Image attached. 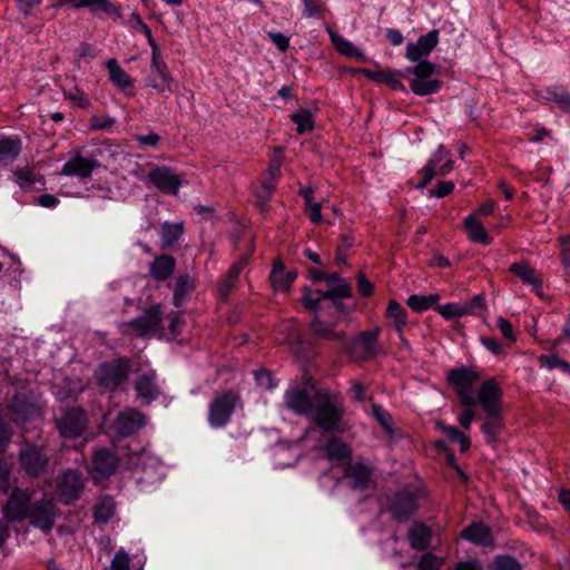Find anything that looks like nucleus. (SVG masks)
Instances as JSON below:
<instances>
[{
    "label": "nucleus",
    "mask_w": 570,
    "mask_h": 570,
    "mask_svg": "<svg viewBox=\"0 0 570 570\" xmlns=\"http://www.w3.org/2000/svg\"><path fill=\"white\" fill-rule=\"evenodd\" d=\"M328 285H334L326 291L303 288L302 303L315 315L311 322L312 333L322 340H343L344 332H337V318L347 315L350 309L343 299L352 296V287L338 273L325 274Z\"/></svg>",
    "instance_id": "f257e3e1"
},
{
    "label": "nucleus",
    "mask_w": 570,
    "mask_h": 570,
    "mask_svg": "<svg viewBox=\"0 0 570 570\" xmlns=\"http://www.w3.org/2000/svg\"><path fill=\"white\" fill-rule=\"evenodd\" d=\"M480 379V375L472 367L461 366L448 372V383L453 386L460 404L464 407L458 420L460 425L469 430L474 420V410L476 399L471 392L472 385Z\"/></svg>",
    "instance_id": "f03ea898"
},
{
    "label": "nucleus",
    "mask_w": 570,
    "mask_h": 570,
    "mask_svg": "<svg viewBox=\"0 0 570 570\" xmlns=\"http://www.w3.org/2000/svg\"><path fill=\"white\" fill-rule=\"evenodd\" d=\"M132 368L129 357L120 356L100 363L94 372V379L100 393H114L124 390Z\"/></svg>",
    "instance_id": "7ed1b4c3"
},
{
    "label": "nucleus",
    "mask_w": 570,
    "mask_h": 570,
    "mask_svg": "<svg viewBox=\"0 0 570 570\" xmlns=\"http://www.w3.org/2000/svg\"><path fill=\"white\" fill-rule=\"evenodd\" d=\"M315 405L308 417L326 432H334L338 429L344 415V410L334 402V396L325 391L318 394Z\"/></svg>",
    "instance_id": "20e7f679"
},
{
    "label": "nucleus",
    "mask_w": 570,
    "mask_h": 570,
    "mask_svg": "<svg viewBox=\"0 0 570 570\" xmlns=\"http://www.w3.org/2000/svg\"><path fill=\"white\" fill-rule=\"evenodd\" d=\"M436 69V65L423 59L417 60L415 66L406 68L405 77L413 76L410 81L411 91L421 97L436 94L442 85L441 80L431 78Z\"/></svg>",
    "instance_id": "39448f33"
},
{
    "label": "nucleus",
    "mask_w": 570,
    "mask_h": 570,
    "mask_svg": "<svg viewBox=\"0 0 570 570\" xmlns=\"http://www.w3.org/2000/svg\"><path fill=\"white\" fill-rule=\"evenodd\" d=\"M239 402L240 396L236 391L229 390L217 393L208 407L210 426L216 429L226 426Z\"/></svg>",
    "instance_id": "423d86ee"
},
{
    "label": "nucleus",
    "mask_w": 570,
    "mask_h": 570,
    "mask_svg": "<svg viewBox=\"0 0 570 570\" xmlns=\"http://www.w3.org/2000/svg\"><path fill=\"white\" fill-rule=\"evenodd\" d=\"M55 423L61 438L75 440L86 431L88 416L80 406L66 407L55 416Z\"/></svg>",
    "instance_id": "0eeeda50"
},
{
    "label": "nucleus",
    "mask_w": 570,
    "mask_h": 570,
    "mask_svg": "<svg viewBox=\"0 0 570 570\" xmlns=\"http://www.w3.org/2000/svg\"><path fill=\"white\" fill-rule=\"evenodd\" d=\"M59 512L53 499L42 497L40 500L32 502L26 519H28L31 527L48 534L52 531Z\"/></svg>",
    "instance_id": "6e6552de"
},
{
    "label": "nucleus",
    "mask_w": 570,
    "mask_h": 570,
    "mask_svg": "<svg viewBox=\"0 0 570 570\" xmlns=\"http://www.w3.org/2000/svg\"><path fill=\"white\" fill-rule=\"evenodd\" d=\"M380 333L381 328L375 327L370 331H363L356 337L348 341L346 340V336L343 340L335 341L342 342L343 348L351 355L362 360H368L375 357L380 351L377 343Z\"/></svg>",
    "instance_id": "1a4fd4ad"
},
{
    "label": "nucleus",
    "mask_w": 570,
    "mask_h": 570,
    "mask_svg": "<svg viewBox=\"0 0 570 570\" xmlns=\"http://www.w3.org/2000/svg\"><path fill=\"white\" fill-rule=\"evenodd\" d=\"M85 488V479L78 470L68 469L56 479V492L60 502L66 505L76 502Z\"/></svg>",
    "instance_id": "9d476101"
},
{
    "label": "nucleus",
    "mask_w": 570,
    "mask_h": 570,
    "mask_svg": "<svg viewBox=\"0 0 570 570\" xmlns=\"http://www.w3.org/2000/svg\"><path fill=\"white\" fill-rule=\"evenodd\" d=\"M323 390L315 387H292L285 393V405L296 414L309 416L315 405V400Z\"/></svg>",
    "instance_id": "9b49d317"
},
{
    "label": "nucleus",
    "mask_w": 570,
    "mask_h": 570,
    "mask_svg": "<svg viewBox=\"0 0 570 570\" xmlns=\"http://www.w3.org/2000/svg\"><path fill=\"white\" fill-rule=\"evenodd\" d=\"M417 510V495L410 490L393 493L387 501V511L396 522H404Z\"/></svg>",
    "instance_id": "f8f14e48"
},
{
    "label": "nucleus",
    "mask_w": 570,
    "mask_h": 570,
    "mask_svg": "<svg viewBox=\"0 0 570 570\" xmlns=\"http://www.w3.org/2000/svg\"><path fill=\"white\" fill-rule=\"evenodd\" d=\"M33 492L20 488L12 489L6 504L3 515L8 521L22 522L32 504Z\"/></svg>",
    "instance_id": "ddd939ff"
},
{
    "label": "nucleus",
    "mask_w": 570,
    "mask_h": 570,
    "mask_svg": "<svg viewBox=\"0 0 570 570\" xmlns=\"http://www.w3.org/2000/svg\"><path fill=\"white\" fill-rule=\"evenodd\" d=\"M502 395L498 382L493 379L487 380L478 392L476 404L479 403L482 406L487 415L502 414Z\"/></svg>",
    "instance_id": "4468645a"
},
{
    "label": "nucleus",
    "mask_w": 570,
    "mask_h": 570,
    "mask_svg": "<svg viewBox=\"0 0 570 570\" xmlns=\"http://www.w3.org/2000/svg\"><path fill=\"white\" fill-rule=\"evenodd\" d=\"M19 463L21 469L32 478H38L45 473L49 459L48 456L36 445L28 444L19 452Z\"/></svg>",
    "instance_id": "2eb2a0df"
},
{
    "label": "nucleus",
    "mask_w": 570,
    "mask_h": 570,
    "mask_svg": "<svg viewBox=\"0 0 570 570\" xmlns=\"http://www.w3.org/2000/svg\"><path fill=\"white\" fill-rule=\"evenodd\" d=\"M163 311L160 305H153L142 315L125 323L137 336H146L156 333L161 325Z\"/></svg>",
    "instance_id": "dca6fc26"
},
{
    "label": "nucleus",
    "mask_w": 570,
    "mask_h": 570,
    "mask_svg": "<svg viewBox=\"0 0 570 570\" xmlns=\"http://www.w3.org/2000/svg\"><path fill=\"white\" fill-rule=\"evenodd\" d=\"M134 390L144 405H149L156 401L161 394L156 371L148 370L139 374L134 380Z\"/></svg>",
    "instance_id": "f3484780"
},
{
    "label": "nucleus",
    "mask_w": 570,
    "mask_h": 570,
    "mask_svg": "<svg viewBox=\"0 0 570 570\" xmlns=\"http://www.w3.org/2000/svg\"><path fill=\"white\" fill-rule=\"evenodd\" d=\"M146 415L136 407H127L119 412L115 420L116 432L121 436H130L146 425Z\"/></svg>",
    "instance_id": "a211bd4d"
},
{
    "label": "nucleus",
    "mask_w": 570,
    "mask_h": 570,
    "mask_svg": "<svg viewBox=\"0 0 570 570\" xmlns=\"http://www.w3.org/2000/svg\"><path fill=\"white\" fill-rule=\"evenodd\" d=\"M119 465V458L108 449H98L92 454L90 473L94 479L112 475Z\"/></svg>",
    "instance_id": "6ab92c4d"
},
{
    "label": "nucleus",
    "mask_w": 570,
    "mask_h": 570,
    "mask_svg": "<svg viewBox=\"0 0 570 570\" xmlns=\"http://www.w3.org/2000/svg\"><path fill=\"white\" fill-rule=\"evenodd\" d=\"M148 178L164 194L176 195L181 185L179 176L165 166L150 170Z\"/></svg>",
    "instance_id": "aec40b11"
},
{
    "label": "nucleus",
    "mask_w": 570,
    "mask_h": 570,
    "mask_svg": "<svg viewBox=\"0 0 570 570\" xmlns=\"http://www.w3.org/2000/svg\"><path fill=\"white\" fill-rule=\"evenodd\" d=\"M100 167V163L96 158H85L77 154L71 157L61 168V175L76 176L80 179L90 178L92 171Z\"/></svg>",
    "instance_id": "412c9836"
},
{
    "label": "nucleus",
    "mask_w": 570,
    "mask_h": 570,
    "mask_svg": "<svg viewBox=\"0 0 570 570\" xmlns=\"http://www.w3.org/2000/svg\"><path fill=\"white\" fill-rule=\"evenodd\" d=\"M248 264L247 256H242L235 262L227 273L217 283V294L220 301L226 302L230 293L236 288L242 271Z\"/></svg>",
    "instance_id": "4be33fe9"
},
{
    "label": "nucleus",
    "mask_w": 570,
    "mask_h": 570,
    "mask_svg": "<svg viewBox=\"0 0 570 570\" xmlns=\"http://www.w3.org/2000/svg\"><path fill=\"white\" fill-rule=\"evenodd\" d=\"M439 42V30L433 29L430 32L419 37L416 42H411L406 46L405 57L410 61H417L430 55Z\"/></svg>",
    "instance_id": "5701e85b"
},
{
    "label": "nucleus",
    "mask_w": 570,
    "mask_h": 570,
    "mask_svg": "<svg viewBox=\"0 0 570 570\" xmlns=\"http://www.w3.org/2000/svg\"><path fill=\"white\" fill-rule=\"evenodd\" d=\"M344 476L351 480L353 490H366L370 488L373 478V468L363 462L348 463Z\"/></svg>",
    "instance_id": "b1692460"
},
{
    "label": "nucleus",
    "mask_w": 570,
    "mask_h": 570,
    "mask_svg": "<svg viewBox=\"0 0 570 570\" xmlns=\"http://www.w3.org/2000/svg\"><path fill=\"white\" fill-rule=\"evenodd\" d=\"M296 277L297 273L295 269L286 271L284 263L279 258L273 261L269 282L274 291L287 293Z\"/></svg>",
    "instance_id": "393cba45"
},
{
    "label": "nucleus",
    "mask_w": 570,
    "mask_h": 570,
    "mask_svg": "<svg viewBox=\"0 0 570 570\" xmlns=\"http://www.w3.org/2000/svg\"><path fill=\"white\" fill-rule=\"evenodd\" d=\"M360 72L367 79L384 83L393 90L405 91V86L401 82V78H405L404 72L390 69L372 70L367 68L360 69Z\"/></svg>",
    "instance_id": "a878e982"
},
{
    "label": "nucleus",
    "mask_w": 570,
    "mask_h": 570,
    "mask_svg": "<svg viewBox=\"0 0 570 570\" xmlns=\"http://www.w3.org/2000/svg\"><path fill=\"white\" fill-rule=\"evenodd\" d=\"M151 69L150 86L160 92H171L170 82L173 78L167 65L161 59V55H151Z\"/></svg>",
    "instance_id": "bb28decb"
},
{
    "label": "nucleus",
    "mask_w": 570,
    "mask_h": 570,
    "mask_svg": "<svg viewBox=\"0 0 570 570\" xmlns=\"http://www.w3.org/2000/svg\"><path fill=\"white\" fill-rule=\"evenodd\" d=\"M461 538L482 547L493 546L491 529L482 521L472 522L461 532Z\"/></svg>",
    "instance_id": "cd10ccee"
},
{
    "label": "nucleus",
    "mask_w": 570,
    "mask_h": 570,
    "mask_svg": "<svg viewBox=\"0 0 570 570\" xmlns=\"http://www.w3.org/2000/svg\"><path fill=\"white\" fill-rule=\"evenodd\" d=\"M509 272L519 277L524 284L532 285L537 294L540 293L542 287V279L540 273L528 261L512 263Z\"/></svg>",
    "instance_id": "c85d7f7f"
},
{
    "label": "nucleus",
    "mask_w": 570,
    "mask_h": 570,
    "mask_svg": "<svg viewBox=\"0 0 570 570\" xmlns=\"http://www.w3.org/2000/svg\"><path fill=\"white\" fill-rule=\"evenodd\" d=\"M176 268V259L171 255L161 254L150 263V276L158 282L167 281Z\"/></svg>",
    "instance_id": "c756f323"
},
{
    "label": "nucleus",
    "mask_w": 570,
    "mask_h": 570,
    "mask_svg": "<svg viewBox=\"0 0 570 570\" xmlns=\"http://www.w3.org/2000/svg\"><path fill=\"white\" fill-rule=\"evenodd\" d=\"M450 158V151L446 150L443 146H440L439 149L434 153L432 158L428 161V164L420 170V175L422 176L421 181L417 183L416 188H424L428 184L438 176L436 166L440 163H444Z\"/></svg>",
    "instance_id": "7c9ffc66"
},
{
    "label": "nucleus",
    "mask_w": 570,
    "mask_h": 570,
    "mask_svg": "<svg viewBox=\"0 0 570 570\" xmlns=\"http://www.w3.org/2000/svg\"><path fill=\"white\" fill-rule=\"evenodd\" d=\"M432 538L431 529L421 522H414L407 532L411 549L423 551L430 547Z\"/></svg>",
    "instance_id": "2f4dec72"
},
{
    "label": "nucleus",
    "mask_w": 570,
    "mask_h": 570,
    "mask_svg": "<svg viewBox=\"0 0 570 570\" xmlns=\"http://www.w3.org/2000/svg\"><path fill=\"white\" fill-rule=\"evenodd\" d=\"M184 223L165 222L159 227L160 248L166 249L173 247L184 234Z\"/></svg>",
    "instance_id": "473e14b6"
},
{
    "label": "nucleus",
    "mask_w": 570,
    "mask_h": 570,
    "mask_svg": "<svg viewBox=\"0 0 570 570\" xmlns=\"http://www.w3.org/2000/svg\"><path fill=\"white\" fill-rule=\"evenodd\" d=\"M324 451L326 458L333 462L347 461L350 463L352 460V451L350 446L337 438L328 440L324 445Z\"/></svg>",
    "instance_id": "72a5a7b5"
},
{
    "label": "nucleus",
    "mask_w": 570,
    "mask_h": 570,
    "mask_svg": "<svg viewBox=\"0 0 570 570\" xmlns=\"http://www.w3.org/2000/svg\"><path fill=\"white\" fill-rule=\"evenodd\" d=\"M464 227L473 243L489 245L492 242V238L475 215H469L464 219Z\"/></svg>",
    "instance_id": "f704fd0d"
},
{
    "label": "nucleus",
    "mask_w": 570,
    "mask_h": 570,
    "mask_svg": "<svg viewBox=\"0 0 570 570\" xmlns=\"http://www.w3.org/2000/svg\"><path fill=\"white\" fill-rule=\"evenodd\" d=\"M115 500L110 495L100 497L94 509V518L98 523L106 524L115 514Z\"/></svg>",
    "instance_id": "c9c22d12"
},
{
    "label": "nucleus",
    "mask_w": 570,
    "mask_h": 570,
    "mask_svg": "<svg viewBox=\"0 0 570 570\" xmlns=\"http://www.w3.org/2000/svg\"><path fill=\"white\" fill-rule=\"evenodd\" d=\"M106 67L109 72V79L114 82L118 88L125 89L128 87H132V79L130 76L118 65L115 58H111L107 61Z\"/></svg>",
    "instance_id": "e433bc0d"
},
{
    "label": "nucleus",
    "mask_w": 570,
    "mask_h": 570,
    "mask_svg": "<svg viewBox=\"0 0 570 570\" xmlns=\"http://www.w3.org/2000/svg\"><path fill=\"white\" fill-rule=\"evenodd\" d=\"M195 288L194 282L189 276L183 275L179 276L175 282L174 287V304L176 307H180L187 297L193 293Z\"/></svg>",
    "instance_id": "4c0bfd02"
},
{
    "label": "nucleus",
    "mask_w": 570,
    "mask_h": 570,
    "mask_svg": "<svg viewBox=\"0 0 570 570\" xmlns=\"http://www.w3.org/2000/svg\"><path fill=\"white\" fill-rule=\"evenodd\" d=\"M386 317L393 322L394 328L397 334H401L403 327L407 323V313L405 308L396 301L391 299L387 304Z\"/></svg>",
    "instance_id": "58836bf2"
},
{
    "label": "nucleus",
    "mask_w": 570,
    "mask_h": 570,
    "mask_svg": "<svg viewBox=\"0 0 570 570\" xmlns=\"http://www.w3.org/2000/svg\"><path fill=\"white\" fill-rule=\"evenodd\" d=\"M331 40L333 42V46L340 53L350 58H355L358 61H365V55L352 42L344 39L342 36L331 33Z\"/></svg>",
    "instance_id": "ea45409f"
},
{
    "label": "nucleus",
    "mask_w": 570,
    "mask_h": 570,
    "mask_svg": "<svg viewBox=\"0 0 570 570\" xmlns=\"http://www.w3.org/2000/svg\"><path fill=\"white\" fill-rule=\"evenodd\" d=\"M21 151V141L18 138L0 137V161L11 163Z\"/></svg>",
    "instance_id": "a19ab883"
},
{
    "label": "nucleus",
    "mask_w": 570,
    "mask_h": 570,
    "mask_svg": "<svg viewBox=\"0 0 570 570\" xmlns=\"http://www.w3.org/2000/svg\"><path fill=\"white\" fill-rule=\"evenodd\" d=\"M62 3H71L73 8L97 7L108 16H120L119 10L109 0H61Z\"/></svg>",
    "instance_id": "79ce46f5"
},
{
    "label": "nucleus",
    "mask_w": 570,
    "mask_h": 570,
    "mask_svg": "<svg viewBox=\"0 0 570 570\" xmlns=\"http://www.w3.org/2000/svg\"><path fill=\"white\" fill-rule=\"evenodd\" d=\"M276 185L277 180L267 176H263L259 186L255 188L254 195L262 208H264L272 198L276 189Z\"/></svg>",
    "instance_id": "37998d69"
},
{
    "label": "nucleus",
    "mask_w": 570,
    "mask_h": 570,
    "mask_svg": "<svg viewBox=\"0 0 570 570\" xmlns=\"http://www.w3.org/2000/svg\"><path fill=\"white\" fill-rule=\"evenodd\" d=\"M440 301L439 294H430V295H411L406 304L414 312L422 313L428 311L430 307L434 306Z\"/></svg>",
    "instance_id": "c03bdc74"
},
{
    "label": "nucleus",
    "mask_w": 570,
    "mask_h": 570,
    "mask_svg": "<svg viewBox=\"0 0 570 570\" xmlns=\"http://www.w3.org/2000/svg\"><path fill=\"white\" fill-rule=\"evenodd\" d=\"M502 414L487 415L485 422L482 424V432L487 435L488 443H494L499 433L502 430Z\"/></svg>",
    "instance_id": "a18cd8bd"
},
{
    "label": "nucleus",
    "mask_w": 570,
    "mask_h": 570,
    "mask_svg": "<svg viewBox=\"0 0 570 570\" xmlns=\"http://www.w3.org/2000/svg\"><path fill=\"white\" fill-rule=\"evenodd\" d=\"M372 415L377 421V423L382 426V429L389 434H394V421L392 415L380 404H372L371 406Z\"/></svg>",
    "instance_id": "49530a36"
},
{
    "label": "nucleus",
    "mask_w": 570,
    "mask_h": 570,
    "mask_svg": "<svg viewBox=\"0 0 570 570\" xmlns=\"http://www.w3.org/2000/svg\"><path fill=\"white\" fill-rule=\"evenodd\" d=\"M291 120L296 125V131L299 135L312 131L314 128L312 114L307 109H299L297 112L292 114Z\"/></svg>",
    "instance_id": "de8ad7c7"
},
{
    "label": "nucleus",
    "mask_w": 570,
    "mask_h": 570,
    "mask_svg": "<svg viewBox=\"0 0 570 570\" xmlns=\"http://www.w3.org/2000/svg\"><path fill=\"white\" fill-rule=\"evenodd\" d=\"M490 570H522V564L510 554L495 556L489 566Z\"/></svg>",
    "instance_id": "09e8293b"
},
{
    "label": "nucleus",
    "mask_w": 570,
    "mask_h": 570,
    "mask_svg": "<svg viewBox=\"0 0 570 570\" xmlns=\"http://www.w3.org/2000/svg\"><path fill=\"white\" fill-rule=\"evenodd\" d=\"M13 176L16 178L17 184L22 189H29L37 180L33 167L30 166L16 168V170L13 171Z\"/></svg>",
    "instance_id": "8fccbe9b"
},
{
    "label": "nucleus",
    "mask_w": 570,
    "mask_h": 570,
    "mask_svg": "<svg viewBox=\"0 0 570 570\" xmlns=\"http://www.w3.org/2000/svg\"><path fill=\"white\" fill-rule=\"evenodd\" d=\"M283 148L277 147L274 149V155L269 161L268 168L266 169L264 176H267L269 178H274L278 181V178L281 177V168L283 165Z\"/></svg>",
    "instance_id": "3c124183"
},
{
    "label": "nucleus",
    "mask_w": 570,
    "mask_h": 570,
    "mask_svg": "<svg viewBox=\"0 0 570 570\" xmlns=\"http://www.w3.org/2000/svg\"><path fill=\"white\" fill-rule=\"evenodd\" d=\"M539 362L541 365H546L549 370L560 367L562 371L570 373V363L560 358L557 354L541 355L539 357Z\"/></svg>",
    "instance_id": "603ef678"
},
{
    "label": "nucleus",
    "mask_w": 570,
    "mask_h": 570,
    "mask_svg": "<svg viewBox=\"0 0 570 570\" xmlns=\"http://www.w3.org/2000/svg\"><path fill=\"white\" fill-rule=\"evenodd\" d=\"M443 561L433 553H425L417 562V570H440Z\"/></svg>",
    "instance_id": "864d4df0"
},
{
    "label": "nucleus",
    "mask_w": 570,
    "mask_h": 570,
    "mask_svg": "<svg viewBox=\"0 0 570 570\" xmlns=\"http://www.w3.org/2000/svg\"><path fill=\"white\" fill-rule=\"evenodd\" d=\"M65 97L66 99L72 101L79 108H88L90 106V100L87 97V95L78 88H75L73 90L68 92L65 91Z\"/></svg>",
    "instance_id": "5fc2aeb1"
},
{
    "label": "nucleus",
    "mask_w": 570,
    "mask_h": 570,
    "mask_svg": "<svg viewBox=\"0 0 570 570\" xmlns=\"http://www.w3.org/2000/svg\"><path fill=\"white\" fill-rule=\"evenodd\" d=\"M89 122L91 130H105L114 127L116 119L109 116H92Z\"/></svg>",
    "instance_id": "6e6d98bb"
},
{
    "label": "nucleus",
    "mask_w": 570,
    "mask_h": 570,
    "mask_svg": "<svg viewBox=\"0 0 570 570\" xmlns=\"http://www.w3.org/2000/svg\"><path fill=\"white\" fill-rule=\"evenodd\" d=\"M184 325H185V322L178 314L171 315V318H170V322L168 325L167 336L171 340H176L181 334V330H183Z\"/></svg>",
    "instance_id": "4d7b16f0"
},
{
    "label": "nucleus",
    "mask_w": 570,
    "mask_h": 570,
    "mask_svg": "<svg viewBox=\"0 0 570 570\" xmlns=\"http://www.w3.org/2000/svg\"><path fill=\"white\" fill-rule=\"evenodd\" d=\"M551 100H553L563 111L570 112V94L566 91L553 90L550 92Z\"/></svg>",
    "instance_id": "13d9d810"
},
{
    "label": "nucleus",
    "mask_w": 570,
    "mask_h": 570,
    "mask_svg": "<svg viewBox=\"0 0 570 570\" xmlns=\"http://www.w3.org/2000/svg\"><path fill=\"white\" fill-rule=\"evenodd\" d=\"M110 570H129V557L125 551L116 552L110 562Z\"/></svg>",
    "instance_id": "bf43d9fd"
},
{
    "label": "nucleus",
    "mask_w": 570,
    "mask_h": 570,
    "mask_svg": "<svg viewBox=\"0 0 570 570\" xmlns=\"http://www.w3.org/2000/svg\"><path fill=\"white\" fill-rule=\"evenodd\" d=\"M454 189V184L450 180L439 181L436 186L430 190L431 196L442 198L451 194Z\"/></svg>",
    "instance_id": "052dcab7"
},
{
    "label": "nucleus",
    "mask_w": 570,
    "mask_h": 570,
    "mask_svg": "<svg viewBox=\"0 0 570 570\" xmlns=\"http://www.w3.org/2000/svg\"><path fill=\"white\" fill-rule=\"evenodd\" d=\"M269 40L278 48L279 51L285 52L289 47V38L282 32L269 31L267 32Z\"/></svg>",
    "instance_id": "680f3d73"
},
{
    "label": "nucleus",
    "mask_w": 570,
    "mask_h": 570,
    "mask_svg": "<svg viewBox=\"0 0 570 570\" xmlns=\"http://www.w3.org/2000/svg\"><path fill=\"white\" fill-rule=\"evenodd\" d=\"M466 303L473 315H479L487 308L485 295L483 293L473 296V298Z\"/></svg>",
    "instance_id": "e2e57ef3"
},
{
    "label": "nucleus",
    "mask_w": 570,
    "mask_h": 570,
    "mask_svg": "<svg viewBox=\"0 0 570 570\" xmlns=\"http://www.w3.org/2000/svg\"><path fill=\"white\" fill-rule=\"evenodd\" d=\"M498 327L504 338H507L510 342L517 341V336L513 332L512 324L508 320H505L503 317H499L498 318Z\"/></svg>",
    "instance_id": "0e129e2a"
},
{
    "label": "nucleus",
    "mask_w": 570,
    "mask_h": 570,
    "mask_svg": "<svg viewBox=\"0 0 570 570\" xmlns=\"http://www.w3.org/2000/svg\"><path fill=\"white\" fill-rule=\"evenodd\" d=\"M135 140L141 146L156 147L160 141V136L154 131L148 135L137 134L134 136Z\"/></svg>",
    "instance_id": "69168bd1"
},
{
    "label": "nucleus",
    "mask_w": 570,
    "mask_h": 570,
    "mask_svg": "<svg viewBox=\"0 0 570 570\" xmlns=\"http://www.w3.org/2000/svg\"><path fill=\"white\" fill-rule=\"evenodd\" d=\"M305 7V14L307 17L322 16L323 7L321 0H302Z\"/></svg>",
    "instance_id": "338daca9"
},
{
    "label": "nucleus",
    "mask_w": 570,
    "mask_h": 570,
    "mask_svg": "<svg viewBox=\"0 0 570 570\" xmlns=\"http://www.w3.org/2000/svg\"><path fill=\"white\" fill-rule=\"evenodd\" d=\"M480 340L483 346H485L492 354L501 355L504 353L503 347L495 338L482 336Z\"/></svg>",
    "instance_id": "774afa93"
}]
</instances>
